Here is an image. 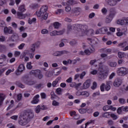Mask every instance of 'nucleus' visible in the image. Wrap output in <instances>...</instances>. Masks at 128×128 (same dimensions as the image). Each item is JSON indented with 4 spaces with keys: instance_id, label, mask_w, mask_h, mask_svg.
<instances>
[{
    "instance_id": "1",
    "label": "nucleus",
    "mask_w": 128,
    "mask_h": 128,
    "mask_svg": "<svg viewBox=\"0 0 128 128\" xmlns=\"http://www.w3.org/2000/svg\"><path fill=\"white\" fill-rule=\"evenodd\" d=\"M34 113L32 112H26L24 113L19 118L18 124L20 126H26L30 122V118H34Z\"/></svg>"
},
{
    "instance_id": "2",
    "label": "nucleus",
    "mask_w": 128,
    "mask_h": 128,
    "mask_svg": "<svg viewBox=\"0 0 128 128\" xmlns=\"http://www.w3.org/2000/svg\"><path fill=\"white\" fill-rule=\"evenodd\" d=\"M88 27L86 26L75 24V34H77L80 36H82L84 34H88Z\"/></svg>"
},
{
    "instance_id": "3",
    "label": "nucleus",
    "mask_w": 128,
    "mask_h": 128,
    "mask_svg": "<svg viewBox=\"0 0 128 128\" xmlns=\"http://www.w3.org/2000/svg\"><path fill=\"white\" fill-rule=\"evenodd\" d=\"M48 10V6H42L40 10L38 12H36L39 18H42V20H46L48 15V14L46 13Z\"/></svg>"
},
{
    "instance_id": "4",
    "label": "nucleus",
    "mask_w": 128,
    "mask_h": 128,
    "mask_svg": "<svg viewBox=\"0 0 128 128\" xmlns=\"http://www.w3.org/2000/svg\"><path fill=\"white\" fill-rule=\"evenodd\" d=\"M104 68H106V66L102 65L98 68L100 80H104L108 78V74L106 72H104Z\"/></svg>"
},
{
    "instance_id": "5",
    "label": "nucleus",
    "mask_w": 128,
    "mask_h": 128,
    "mask_svg": "<svg viewBox=\"0 0 128 128\" xmlns=\"http://www.w3.org/2000/svg\"><path fill=\"white\" fill-rule=\"evenodd\" d=\"M116 73L120 76H124L128 74V69L124 67L118 68L116 70Z\"/></svg>"
},
{
    "instance_id": "6",
    "label": "nucleus",
    "mask_w": 128,
    "mask_h": 128,
    "mask_svg": "<svg viewBox=\"0 0 128 128\" xmlns=\"http://www.w3.org/2000/svg\"><path fill=\"white\" fill-rule=\"evenodd\" d=\"M116 10L115 8H111L109 10V14L110 18H113L116 16Z\"/></svg>"
},
{
    "instance_id": "7",
    "label": "nucleus",
    "mask_w": 128,
    "mask_h": 128,
    "mask_svg": "<svg viewBox=\"0 0 128 128\" xmlns=\"http://www.w3.org/2000/svg\"><path fill=\"white\" fill-rule=\"evenodd\" d=\"M68 54L67 51H56L52 54V56H62V54Z\"/></svg>"
},
{
    "instance_id": "8",
    "label": "nucleus",
    "mask_w": 128,
    "mask_h": 128,
    "mask_svg": "<svg viewBox=\"0 0 128 128\" xmlns=\"http://www.w3.org/2000/svg\"><path fill=\"white\" fill-rule=\"evenodd\" d=\"M82 12V9L80 8H75L72 10V14H74L75 16H80V12Z\"/></svg>"
},
{
    "instance_id": "9",
    "label": "nucleus",
    "mask_w": 128,
    "mask_h": 128,
    "mask_svg": "<svg viewBox=\"0 0 128 128\" xmlns=\"http://www.w3.org/2000/svg\"><path fill=\"white\" fill-rule=\"evenodd\" d=\"M122 82L120 78H117L114 81L113 85L115 88H118V86L122 84Z\"/></svg>"
},
{
    "instance_id": "10",
    "label": "nucleus",
    "mask_w": 128,
    "mask_h": 128,
    "mask_svg": "<svg viewBox=\"0 0 128 128\" xmlns=\"http://www.w3.org/2000/svg\"><path fill=\"white\" fill-rule=\"evenodd\" d=\"M4 34H14V30L12 29L11 27H4Z\"/></svg>"
},
{
    "instance_id": "11",
    "label": "nucleus",
    "mask_w": 128,
    "mask_h": 128,
    "mask_svg": "<svg viewBox=\"0 0 128 128\" xmlns=\"http://www.w3.org/2000/svg\"><path fill=\"white\" fill-rule=\"evenodd\" d=\"M107 4L108 6H116L118 1H116V0H108Z\"/></svg>"
},
{
    "instance_id": "12",
    "label": "nucleus",
    "mask_w": 128,
    "mask_h": 128,
    "mask_svg": "<svg viewBox=\"0 0 128 128\" xmlns=\"http://www.w3.org/2000/svg\"><path fill=\"white\" fill-rule=\"evenodd\" d=\"M22 12H17V16H18V18H20V20L26 18V16H28V14H22Z\"/></svg>"
},
{
    "instance_id": "13",
    "label": "nucleus",
    "mask_w": 128,
    "mask_h": 128,
    "mask_svg": "<svg viewBox=\"0 0 128 128\" xmlns=\"http://www.w3.org/2000/svg\"><path fill=\"white\" fill-rule=\"evenodd\" d=\"M24 70V65L23 64H20L17 70V72H16V74H18V72H22L23 70Z\"/></svg>"
},
{
    "instance_id": "14",
    "label": "nucleus",
    "mask_w": 128,
    "mask_h": 128,
    "mask_svg": "<svg viewBox=\"0 0 128 128\" xmlns=\"http://www.w3.org/2000/svg\"><path fill=\"white\" fill-rule=\"evenodd\" d=\"M90 80H86L83 84V88H88L90 86Z\"/></svg>"
},
{
    "instance_id": "15",
    "label": "nucleus",
    "mask_w": 128,
    "mask_h": 128,
    "mask_svg": "<svg viewBox=\"0 0 128 128\" xmlns=\"http://www.w3.org/2000/svg\"><path fill=\"white\" fill-rule=\"evenodd\" d=\"M107 64L109 66H110V68H116V66H118V63H116V62H112L110 60L108 61Z\"/></svg>"
},
{
    "instance_id": "16",
    "label": "nucleus",
    "mask_w": 128,
    "mask_h": 128,
    "mask_svg": "<svg viewBox=\"0 0 128 128\" xmlns=\"http://www.w3.org/2000/svg\"><path fill=\"white\" fill-rule=\"evenodd\" d=\"M28 78L29 77L28 76H24L22 77L21 80L22 82L24 84H28Z\"/></svg>"
},
{
    "instance_id": "17",
    "label": "nucleus",
    "mask_w": 128,
    "mask_h": 128,
    "mask_svg": "<svg viewBox=\"0 0 128 128\" xmlns=\"http://www.w3.org/2000/svg\"><path fill=\"white\" fill-rule=\"evenodd\" d=\"M40 98V95L37 94L36 96H34L33 98V100L31 102L32 104H38V102H40V100H38V98Z\"/></svg>"
},
{
    "instance_id": "18",
    "label": "nucleus",
    "mask_w": 128,
    "mask_h": 128,
    "mask_svg": "<svg viewBox=\"0 0 128 128\" xmlns=\"http://www.w3.org/2000/svg\"><path fill=\"white\" fill-rule=\"evenodd\" d=\"M6 46L4 44H0V52H6Z\"/></svg>"
},
{
    "instance_id": "19",
    "label": "nucleus",
    "mask_w": 128,
    "mask_h": 128,
    "mask_svg": "<svg viewBox=\"0 0 128 128\" xmlns=\"http://www.w3.org/2000/svg\"><path fill=\"white\" fill-rule=\"evenodd\" d=\"M113 18L110 17V15H108L106 16L105 18V22L106 24H110L112 22V20Z\"/></svg>"
},
{
    "instance_id": "20",
    "label": "nucleus",
    "mask_w": 128,
    "mask_h": 128,
    "mask_svg": "<svg viewBox=\"0 0 128 128\" xmlns=\"http://www.w3.org/2000/svg\"><path fill=\"white\" fill-rule=\"evenodd\" d=\"M18 10H19V12H26V5H21L20 6L18 7Z\"/></svg>"
},
{
    "instance_id": "21",
    "label": "nucleus",
    "mask_w": 128,
    "mask_h": 128,
    "mask_svg": "<svg viewBox=\"0 0 128 128\" xmlns=\"http://www.w3.org/2000/svg\"><path fill=\"white\" fill-rule=\"evenodd\" d=\"M4 100V94H0V106H2Z\"/></svg>"
},
{
    "instance_id": "22",
    "label": "nucleus",
    "mask_w": 128,
    "mask_h": 128,
    "mask_svg": "<svg viewBox=\"0 0 128 128\" xmlns=\"http://www.w3.org/2000/svg\"><path fill=\"white\" fill-rule=\"evenodd\" d=\"M4 100V94H0V106H2Z\"/></svg>"
},
{
    "instance_id": "23",
    "label": "nucleus",
    "mask_w": 128,
    "mask_h": 128,
    "mask_svg": "<svg viewBox=\"0 0 128 128\" xmlns=\"http://www.w3.org/2000/svg\"><path fill=\"white\" fill-rule=\"evenodd\" d=\"M12 34V38H13L12 40V42H14V40H18V34L14 32Z\"/></svg>"
},
{
    "instance_id": "24",
    "label": "nucleus",
    "mask_w": 128,
    "mask_h": 128,
    "mask_svg": "<svg viewBox=\"0 0 128 128\" xmlns=\"http://www.w3.org/2000/svg\"><path fill=\"white\" fill-rule=\"evenodd\" d=\"M76 2L74 0H69L67 2L66 4L68 6H74V4H76Z\"/></svg>"
},
{
    "instance_id": "25",
    "label": "nucleus",
    "mask_w": 128,
    "mask_h": 128,
    "mask_svg": "<svg viewBox=\"0 0 128 128\" xmlns=\"http://www.w3.org/2000/svg\"><path fill=\"white\" fill-rule=\"evenodd\" d=\"M110 84H112V82L110 81L106 82V84L105 86V90H110Z\"/></svg>"
},
{
    "instance_id": "26",
    "label": "nucleus",
    "mask_w": 128,
    "mask_h": 128,
    "mask_svg": "<svg viewBox=\"0 0 128 128\" xmlns=\"http://www.w3.org/2000/svg\"><path fill=\"white\" fill-rule=\"evenodd\" d=\"M36 76L39 80H42L44 78V75L42 74V72L40 70H38V72H37Z\"/></svg>"
},
{
    "instance_id": "27",
    "label": "nucleus",
    "mask_w": 128,
    "mask_h": 128,
    "mask_svg": "<svg viewBox=\"0 0 128 128\" xmlns=\"http://www.w3.org/2000/svg\"><path fill=\"white\" fill-rule=\"evenodd\" d=\"M125 18L124 20H117L118 24H121L122 26L126 24Z\"/></svg>"
},
{
    "instance_id": "28",
    "label": "nucleus",
    "mask_w": 128,
    "mask_h": 128,
    "mask_svg": "<svg viewBox=\"0 0 128 128\" xmlns=\"http://www.w3.org/2000/svg\"><path fill=\"white\" fill-rule=\"evenodd\" d=\"M22 103L19 102L18 104V106H16V107L14 108V110H10V112H11V114H12V112H14V110H16V108H22Z\"/></svg>"
},
{
    "instance_id": "29",
    "label": "nucleus",
    "mask_w": 128,
    "mask_h": 128,
    "mask_svg": "<svg viewBox=\"0 0 128 128\" xmlns=\"http://www.w3.org/2000/svg\"><path fill=\"white\" fill-rule=\"evenodd\" d=\"M100 34H104L108 32V28L106 27H102L100 29Z\"/></svg>"
},
{
    "instance_id": "30",
    "label": "nucleus",
    "mask_w": 128,
    "mask_h": 128,
    "mask_svg": "<svg viewBox=\"0 0 128 128\" xmlns=\"http://www.w3.org/2000/svg\"><path fill=\"white\" fill-rule=\"evenodd\" d=\"M112 106L106 105L103 107L102 110L104 112H106V110H110Z\"/></svg>"
},
{
    "instance_id": "31",
    "label": "nucleus",
    "mask_w": 128,
    "mask_h": 128,
    "mask_svg": "<svg viewBox=\"0 0 128 128\" xmlns=\"http://www.w3.org/2000/svg\"><path fill=\"white\" fill-rule=\"evenodd\" d=\"M36 84V82L33 80H29L26 84L28 86H34Z\"/></svg>"
},
{
    "instance_id": "32",
    "label": "nucleus",
    "mask_w": 128,
    "mask_h": 128,
    "mask_svg": "<svg viewBox=\"0 0 128 128\" xmlns=\"http://www.w3.org/2000/svg\"><path fill=\"white\" fill-rule=\"evenodd\" d=\"M16 86H18V88H24V85L18 82H16Z\"/></svg>"
},
{
    "instance_id": "33",
    "label": "nucleus",
    "mask_w": 128,
    "mask_h": 128,
    "mask_svg": "<svg viewBox=\"0 0 128 128\" xmlns=\"http://www.w3.org/2000/svg\"><path fill=\"white\" fill-rule=\"evenodd\" d=\"M40 110H42V107L38 105L35 108V112H36V114H40Z\"/></svg>"
},
{
    "instance_id": "34",
    "label": "nucleus",
    "mask_w": 128,
    "mask_h": 128,
    "mask_svg": "<svg viewBox=\"0 0 128 128\" xmlns=\"http://www.w3.org/2000/svg\"><path fill=\"white\" fill-rule=\"evenodd\" d=\"M118 102L120 104H126V99L124 98H120L118 99Z\"/></svg>"
},
{
    "instance_id": "35",
    "label": "nucleus",
    "mask_w": 128,
    "mask_h": 128,
    "mask_svg": "<svg viewBox=\"0 0 128 128\" xmlns=\"http://www.w3.org/2000/svg\"><path fill=\"white\" fill-rule=\"evenodd\" d=\"M38 72V70H32L30 72V74H33L34 76H36V74H37Z\"/></svg>"
},
{
    "instance_id": "36",
    "label": "nucleus",
    "mask_w": 128,
    "mask_h": 128,
    "mask_svg": "<svg viewBox=\"0 0 128 128\" xmlns=\"http://www.w3.org/2000/svg\"><path fill=\"white\" fill-rule=\"evenodd\" d=\"M35 22H36V18H29L28 20V22L30 24H32Z\"/></svg>"
},
{
    "instance_id": "37",
    "label": "nucleus",
    "mask_w": 128,
    "mask_h": 128,
    "mask_svg": "<svg viewBox=\"0 0 128 128\" xmlns=\"http://www.w3.org/2000/svg\"><path fill=\"white\" fill-rule=\"evenodd\" d=\"M110 112H106L102 114V116L103 118H108L110 117Z\"/></svg>"
},
{
    "instance_id": "38",
    "label": "nucleus",
    "mask_w": 128,
    "mask_h": 128,
    "mask_svg": "<svg viewBox=\"0 0 128 128\" xmlns=\"http://www.w3.org/2000/svg\"><path fill=\"white\" fill-rule=\"evenodd\" d=\"M45 76L47 78H50L52 76V73L50 71H48L45 73Z\"/></svg>"
},
{
    "instance_id": "39",
    "label": "nucleus",
    "mask_w": 128,
    "mask_h": 128,
    "mask_svg": "<svg viewBox=\"0 0 128 128\" xmlns=\"http://www.w3.org/2000/svg\"><path fill=\"white\" fill-rule=\"evenodd\" d=\"M28 50H26V51H25L22 54V55L20 56V58H24L25 56H28Z\"/></svg>"
},
{
    "instance_id": "40",
    "label": "nucleus",
    "mask_w": 128,
    "mask_h": 128,
    "mask_svg": "<svg viewBox=\"0 0 128 128\" xmlns=\"http://www.w3.org/2000/svg\"><path fill=\"white\" fill-rule=\"evenodd\" d=\"M28 50H26V51H25L22 54V55L20 56V58H24L25 56H28Z\"/></svg>"
},
{
    "instance_id": "41",
    "label": "nucleus",
    "mask_w": 128,
    "mask_h": 128,
    "mask_svg": "<svg viewBox=\"0 0 128 128\" xmlns=\"http://www.w3.org/2000/svg\"><path fill=\"white\" fill-rule=\"evenodd\" d=\"M28 50H26V51H25L22 54V55L20 56V58H24L25 56H28Z\"/></svg>"
},
{
    "instance_id": "42",
    "label": "nucleus",
    "mask_w": 128,
    "mask_h": 128,
    "mask_svg": "<svg viewBox=\"0 0 128 128\" xmlns=\"http://www.w3.org/2000/svg\"><path fill=\"white\" fill-rule=\"evenodd\" d=\"M44 84L42 83H40L39 84H38L36 86V88H44Z\"/></svg>"
},
{
    "instance_id": "43",
    "label": "nucleus",
    "mask_w": 128,
    "mask_h": 128,
    "mask_svg": "<svg viewBox=\"0 0 128 128\" xmlns=\"http://www.w3.org/2000/svg\"><path fill=\"white\" fill-rule=\"evenodd\" d=\"M60 26V24L58 22H55L54 23V28H58Z\"/></svg>"
},
{
    "instance_id": "44",
    "label": "nucleus",
    "mask_w": 128,
    "mask_h": 128,
    "mask_svg": "<svg viewBox=\"0 0 128 128\" xmlns=\"http://www.w3.org/2000/svg\"><path fill=\"white\" fill-rule=\"evenodd\" d=\"M110 116L112 118L113 120H118V116H116V114H111Z\"/></svg>"
},
{
    "instance_id": "45",
    "label": "nucleus",
    "mask_w": 128,
    "mask_h": 128,
    "mask_svg": "<svg viewBox=\"0 0 128 128\" xmlns=\"http://www.w3.org/2000/svg\"><path fill=\"white\" fill-rule=\"evenodd\" d=\"M128 44L126 42H123L122 43H120L118 46H120L121 48H124Z\"/></svg>"
},
{
    "instance_id": "46",
    "label": "nucleus",
    "mask_w": 128,
    "mask_h": 128,
    "mask_svg": "<svg viewBox=\"0 0 128 128\" xmlns=\"http://www.w3.org/2000/svg\"><path fill=\"white\" fill-rule=\"evenodd\" d=\"M26 68L28 70H32V66L31 62H28L27 63Z\"/></svg>"
},
{
    "instance_id": "47",
    "label": "nucleus",
    "mask_w": 128,
    "mask_h": 128,
    "mask_svg": "<svg viewBox=\"0 0 128 128\" xmlns=\"http://www.w3.org/2000/svg\"><path fill=\"white\" fill-rule=\"evenodd\" d=\"M56 93L57 94L60 96V94H62V88H58L56 90Z\"/></svg>"
},
{
    "instance_id": "48",
    "label": "nucleus",
    "mask_w": 128,
    "mask_h": 128,
    "mask_svg": "<svg viewBox=\"0 0 128 128\" xmlns=\"http://www.w3.org/2000/svg\"><path fill=\"white\" fill-rule=\"evenodd\" d=\"M79 112L82 114H86V109H84V108L79 109Z\"/></svg>"
},
{
    "instance_id": "49",
    "label": "nucleus",
    "mask_w": 128,
    "mask_h": 128,
    "mask_svg": "<svg viewBox=\"0 0 128 128\" xmlns=\"http://www.w3.org/2000/svg\"><path fill=\"white\" fill-rule=\"evenodd\" d=\"M52 106H60V102L56 100H54L52 102Z\"/></svg>"
},
{
    "instance_id": "50",
    "label": "nucleus",
    "mask_w": 128,
    "mask_h": 128,
    "mask_svg": "<svg viewBox=\"0 0 128 128\" xmlns=\"http://www.w3.org/2000/svg\"><path fill=\"white\" fill-rule=\"evenodd\" d=\"M50 36H58V31L54 30L50 32Z\"/></svg>"
},
{
    "instance_id": "51",
    "label": "nucleus",
    "mask_w": 128,
    "mask_h": 128,
    "mask_svg": "<svg viewBox=\"0 0 128 128\" xmlns=\"http://www.w3.org/2000/svg\"><path fill=\"white\" fill-rule=\"evenodd\" d=\"M81 96H85L88 97L90 96V94L87 92H81Z\"/></svg>"
},
{
    "instance_id": "52",
    "label": "nucleus",
    "mask_w": 128,
    "mask_h": 128,
    "mask_svg": "<svg viewBox=\"0 0 128 128\" xmlns=\"http://www.w3.org/2000/svg\"><path fill=\"white\" fill-rule=\"evenodd\" d=\"M69 44L70 46H75L76 44V40H72L70 42Z\"/></svg>"
},
{
    "instance_id": "53",
    "label": "nucleus",
    "mask_w": 128,
    "mask_h": 128,
    "mask_svg": "<svg viewBox=\"0 0 128 128\" xmlns=\"http://www.w3.org/2000/svg\"><path fill=\"white\" fill-rule=\"evenodd\" d=\"M22 94H19L17 95V100H18V102H20V100H22Z\"/></svg>"
},
{
    "instance_id": "54",
    "label": "nucleus",
    "mask_w": 128,
    "mask_h": 128,
    "mask_svg": "<svg viewBox=\"0 0 128 128\" xmlns=\"http://www.w3.org/2000/svg\"><path fill=\"white\" fill-rule=\"evenodd\" d=\"M86 72H82V74H80V80H82L84 76H86Z\"/></svg>"
},
{
    "instance_id": "55",
    "label": "nucleus",
    "mask_w": 128,
    "mask_h": 128,
    "mask_svg": "<svg viewBox=\"0 0 128 128\" xmlns=\"http://www.w3.org/2000/svg\"><path fill=\"white\" fill-rule=\"evenodd\" d=\"M124 53H122V52H118V58H124Z\"/></svg>"
},
{
    "instance_id": "56",
    "label": "nucleus",
    "mask_w": 128,
    "mask_h": 128,
    "mask_svg": "<svg viewBox=\"0 0 128 128\" xmlns=\"http://www.w3.org/2000/svg\"><path fill=\"white\" fill-rule=\"evenodd\" d=\"M80 86H82V83H79L76 84V83L75 84V86L74 88H76V90H78V88H80Z\"/></svg>"
},
{
    "instance_id": "57",
    "label": "nucleus",
    "mask_w": 128,
    "mask_h": 128,
    "mask_svg": "<svg viewBox=\"0 0 128 128\" xmlns=\"http://www.w3.org/2000/svg\"><path fill=\"white\" fill-rule=\"evenodd\" d=\"M90 74H93V76H96L98 74V70H94L90 72Z\"/></svg>"
},
{
    "instance_id": "58",
    "label": "nucleus",
    "mask_w": 128,
    "mask_h": 128,
    "mask_svg": "<svg viewBox=\"0 0 128 128\" xmlns=\"http://www.w3.org/2000/svg\"><path fill=\"white\" fill-rule=\"evenodd\" d=\"M65 10L67 12H70L72 10V8L70 6H67L65 8Z\"/></svg>"
},
{
    "instance_id": "59",
    "label": "nucleus",
    "mask_w": 128,
    "mask_h": 128,
    "mask_svg": "<svg viewBox=\"0 0 128 128\" xmlns=\"http://www.w3.org/2000/svg\"><path fill=\"white\" fill-rule=\"evenodd\" d=\"M104 84H102V85L100 86V90L101 92H104V86H105Z\"/></svg>"
},
{
    "instance_id": "60",
    "label": "nucleus",
    "mask_w": 128,
    "mask_h": 128,
    "mask_svg": "<svg viewBox=\"0 0 128 128\" xmlns=\"http://www.w3.org/2000/svg\"><path fill=\"white\" fill-rule=\"evenodd\" d=\"M96 86H97L96 82H94L92 86L91 87V88H92V90H96Z\"/></svg>"
},
{
    "instance_id": "61",
    "label": "nucleus",
    "mask_w": 128,
    "mask_h": 128,
    "mask_svg": "<svg viewBox=\"0 0 128 128\" xmlns=\"http://www.w3.org/2000/svg\"><path fill=\"white\" fill-rule=\"evenodd\" d=\"M42 34H48V30L46 29H43L42 31H41Z\"/></svg>"
},
{
    "instance_id": "62",
    "label": "nucleus",
    "mask_w": 128,
    "mask_h": 128,
    "mask_svg": "<svg viewBox=\"0 0 128 128\" xmlns=\"http://www.w3.org/2000/svg\"><path fill=\"white\" fill-rule=\"evenodd\" d=\"M122 107H120L118 108L117 114H122Z\"/></svg>"
},
{
    "instance_id": "63",
    "label": "nucleus",
    "mask_w": 128,
    "mask_h": 128,
    "mask_svg": "<svg viewBox=\"0 0 128 128\" xmlns=\"http://www.w3.org/2000/svg\"><path fill=\"white\" fill-rule=\"evenodd\" d=\"M102 13L104 14H106L108 12V10H106V8H103L102 10Z\"/></svg>"
},
{
    "instance_id": "64",
    "label": "nucleus",
    "mask_w": 128,
    "mask_h": 128,
    "mask_svg": "<svg viewBox=\"0 0 128 128\" xmlns=\"http://www.w3.org/2000/svg\"><path fill=\"white\" fill-rule=\"evenodd\" d=\"M88 34H90L91 36H93L94 35V30H92V29L88 30Z\"/></svg>"
}]
</instances>
